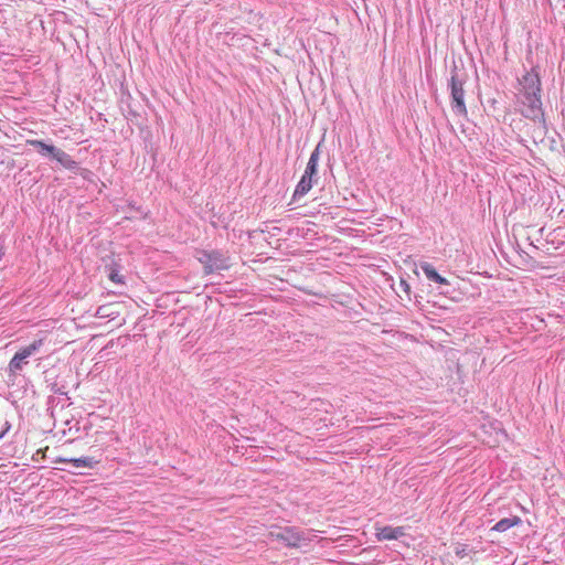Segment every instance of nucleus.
Returning a JSON list of instances; mask_svg holds the SVG:
<instances>
[{"label": "nucleus", "instance_id": "11", "mask_svg": "<svg viewBox=\"0 0 565 565\" xmlns=\"http://www.w3.org/2000/svg\"><path fill=\"white\" fill-rule=\"evenodd\" d=\"M522 522L521 518L520 516H511V518H503L501 519L500 521H498L493 526H492V531H497V532H505L508 531L509 529L515 526V525H519L520 523Z\"/></svg>", "mask_w": 565, "mask_h": 565}, {"label": "nucleus", "instance_id": "3", "mask_svg": "<svg viewBox=\"0 0 565 565\" xmlns=\"http://www.w3.org/2000/svg\"><path fill=\"white\" fill-rule=\"evenodd\" d=\"M466 75L459 74L455 67L451 71L450 78L448 81V88L450 92V106L455 115L467 117L468 110L465 103V89Z\"/></svg>", "mask_w": 565, "mask_h": 565}, {"label": "nucleus", "instance_id": "13", "mask_svg": "<svg viewBox=\"0 0 565 565\" xmlns=\"http://www.w3.org/2000/svg\"><path fill=\"white\" fill-rule=\"evenodd\" d=\"M64 461L72 463L75 468H88L93 469L98 463L93 457H79V458H71L64 459Z\"/></svg>", "mask_w": 565, "mask_h": 565}, {"label": "nucleus", "instance_id": "9", "mask_svg": "<svg viewBox=\"0 0 565 565\" xmlns=\"http://www.w3.org/2000/svg\"><path fill=\"white\" fill-rule=\"evenodd\" d=\"M313 185V178L308 177V174L303 173L300 178L299 182L296 185V189L292 194V199L297 200L298 198H301L306 195Z\"/></svg>", "mask_w": 565, "mask_h": 565}, {"label": "nucleus", "instance_id": "1", "mask_svg": "<svg viewBox=\"0 0 565 565\" xmlns=\"http://www.w3.org/2000/svg\"><path fill=\"white\" fill-rule=\"evenodd\" d=\"M519 92L516 103L521 106V115L535 122L545 126V115L542 108V85L539 73L532 68L525 72L519 79Z\"/></svg>", "mask_w": 565, "mask_h": 565}, {"label": "nucleus", "instance_id": "7", "mask_svg": "<svg viewBox=\"0 0 565 565\" xmlns=\"http://www.w3.org/2000/svg\"><path fill=\"white\" fill-rule=\"evenodd\" d=\"M419 268L422 269V271L425 274L426 278L429 281H433L440 286H450L449 280L441 276L440 274H438L436 268L430 263L422 262L419 264Z\"/></svg>", "mask_w": 565, "mask_h": 565}, {"label": "nucleus", "instance_id": "2", "mask_svg": "<svg viewBox=\"0 0 565 565\" xmlns=\"http://www.w3.org/2000/svg\"><path fill=\"white\" fill-rule=\"evenodd\" d=\"M310 530H301L296 526H285L270 531V537L287 547L298 548L312 541Z\"/></svg>", "mask_w": 565, "mask_h": 565}, {"label": "nucleus", "instance_id": "8", "mask_svg": "<svg viewBox=\"0 0 565 565\" xmlns=\"http://www.w3.org/2000/svg\"><path fill=\"white\" fill-rule=\"evenodd\" d=\"M52 159L56 160L63 168L70 171H75L78 169V162L75 161L67 152L57 147L52 156Z\"/></svg>", "mask_w": 565, "mask_h": 565}, {"label": "nucleus", "instance_id": "6", "mask_svg": "<svg viewBox=\"0 0 565 565\" xmlns=\"http://www.w3.org/2000/svg\"><path fill=\"white\" fill-rule=\"evenodd\" d=\"M375 535H376L377 541H380V542L398 540L399 537L405 535V527L391 526V525L376 527Z\"/></svg>", "mask_w": 565, "mask_h": 565}, {"label": "nucleus", "instance_id": "4", "mask_svg": "<svg viewBox=\"0 0 565 565\" xmlns=\"http://www.w3.org/2000/svg\"><path fill=\"white\" fill-rule=\"evenodd\" d=\"M198 260L203 265L205 275H211L230 267L226 254L216 249L199 252Z\"/></svg>", "mask_w": 565, "mask_h": 565}, {"label": "nucleus", "instance_id": "14", "mask_svg": "<svg viewBox=\"0 0 565 565\" xmlns=\"http://www.w3.org/2000/svg\"><path fill=\"white\" fill-rule=\"evenodd\" d=\"M108 278H109V280H111L115 284H119V285L125 284V278L122 275L119 274V269L117 267H111L109 269Z\"/></svg>", "mask_w": 565, "mask_h": 565}, {"label": "nucleus", "instance_id": "15", "mask_svg": "<svg viewBox=\"0 0 565 565\" xmlns=\"http://www.w3.org/2000/svg\"><path fill=\"white\" fill-rule=\"evenodd\" d=\"M399 287L403 289V291H404V292H406L407 295H409V292H411V286H409V284H408L405 279L401 278V280H399Z\"/></svg>", "mask_w": 565, "mask_h": 565}, {"label": "nucleus", "instance_id": "5", "mask_svg": "<svg viewBox=\"0 0 565 565\" xmlns=\"http://www.w3.org/2000/svg\"><path fill=\"white\" fill-rule=\"evenodd\" d=\"M44 340L38 339L31 342L29 345L21 348L10 360L8 371L10 374H19L25 365L29 363V358L34 355L43 347Z\"/></svg>", "mask_w": 565, "mask_h": 565}, {"label": "nucleus", "instance_id": "10", "mask_svg": "<svg viewBox=\"0 0 565 565\" xmlns=\"http://www.w3.org/2000/svg\"><path fill=\"white\" fill-rule=\"evenodd\" d=\"M26 143L35 148L38 152L43 157L52 158L56 149L54 145L46 143L45 141L39 139L28 140Z\"/></svg>", "mask_w": 565, "mask_h": 565}, {"label": "nucleus", "instance_id": "16", "mask_svg": "<svg viewBox=\"0 0 565 565\" xmlns=\"http://www.w3.org/2000/svg\"><path fill=\"white\" fill-rule=\"evenodd\" d=\"M2 437V435H0V438Z\"/></svg>", "mask_w": 565, "mask_h": 565}, {"label": "nucleus", "instance_id": "12", "mask_svg": "<svg viewBox=\"0 0 565 565\" xmlns=\"http://www.w3.org/2000/svg\"><path fill=\"white\" fill-rule=\"evenodd\" d=\"M319 158H320V151H319V146L311 152L310 154V158H309V161L307 163V167L305 169V172L306 174H308V177H312L315 178L318 173V162H319Z\"/></svg>", "mask_w": 565, "mask_h": 565}]
</instances>
